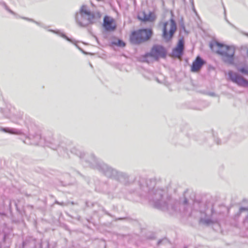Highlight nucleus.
Masks as SVG:
<instances>
[{
    "label": "nucleus",
    "mask_w": 248,
    "mask_h": 248,
    "mask_svg": "<svg viewBox=\"0 0 248 248\" xmlns=\"http://www.w3.org/2000/svg\"><path fill=\"white\" fill-rule=\"evenodd\" d=\"M176 31V25L175 22L170 19L163 24V38L167 41H170Z\"/></svg>",
    "instance_id": "obj_4"
},
{
    "label": "nucleus",
    "mask_w": 248,
    "mask_h": 248,
    "mask_svg": "<svg viewBox=\"0 0 248 248\" xmlns=\"http://www.w3.org/2000/svg\"><path fill=\"white\" fill-rule=\"evenodd\" d=\"M153 34L151 29H140L132 31L129 39L132 44H140L149 40Z\"/></svg>",
    "instance_id": "obj_3"
},
{
    "label": "nucleus",
    "mask_w": 248,
    "mask_h": 248,
    "mask_svg": "<svg viewBox=\"0 0 248 248\" xmlns=\"http://www.w3.org/2000/svg\"><path fill=\"white\" fill-rule=\"evenodd\" d=\"M228 75L231 80L239 86L248 87V80L245 79L241 76L232 71L229 72Z\"/></svg>",
    "instance_id": "obj_5"
},
{
    "label": "nucleus",
    "mask_w": 248,
    "mask_h": 248,
    "mask_svg": "<svg viewBox=\"0 0 248 248\" xmlns=\"http://www.w3.org/2000/svg\"><path fill=\"white\" fill-rule=\"evenodd\" d=\"M0 131L13 134H17V132L14 129L10 128H1Z\"/></svg>",
    "instance_id": "obj_11"
},
{
    "label": "nucleus",
    "mask_w": 248,
    "mask_h": 248,
    "mask_svg": "<svg viewBox=\"0 0 248 248\" xmlns=\"http://www.w3.org/2000/svg\"><path fill=\"white\" fill-rule=\"evenodd\" d=\"M210 47L213 52L221 56L226 60H232L235 52L233 46L215 42L210 44Z\"/></svg>",
    "instance_id": "obj_2"
},
{
    "label": "nucleus",
    "mask_w": 248,
    "mask_h": 248,
    "mask_svg": "<svg viewBox=\"0 0 248 248\" xmlns=\"http://www.w3.org/2000/svg\"><path fill=\"white\" fill-rule=\"evenodd\" d=\"M138 18L145 22H153L156 18V16L154 12H150L147 14L145 12H140L138 15Z\"/></svg>",
    "instance_id": "obj_7"
},
{
    "label": "nucleus",
    "mask_w": 248,
    "mask_h": 248,
    "mask_svg": "<svg viewBox=\"0 0 248 248\" xmlns=\"http://www.w3.org/2000/svg\"><path fill=\"white\" fill-rule=\"evenodd\" d=\"M241 73L246 74L248 75V70H246L245 68H242L239 70Z\"/></svg>",
    "instance_id": "obj_13"
},
{
    "label": "nucleus",
    "mask_w": 248,
    "mask_h": 248,
    "mask_svg": "<svg viewBox=\"0 0 248 248\" xmlns=\"http://www.w3.org/2000/svg\"><path fill=\"white\" fill-rule=\"evenodd\" d=\"M205 63V62L203 60L200 56H197L191 66V71L194 73L198 72Z\"/></svg>",
    "instance_id": "obj_8"
},
{
    "label": "nucleus",
    "mask_w": 248,
    "mask_h": 248,
    "mask_svg": "<svg viewBox=\"0 0 248 248\" xmlns=\"http://www.w3.org/2000/svg\"><path fill=\"white\" fill-rule=\"evenodd\" d=\"M113 44L121 47H124L125 46V44L121 40H118L116 42H114Z\"/></svg>",
    "instance_id": "obj_12"
},
{
    "label": "nucleus",
    "mask_w": 248,
    "mask_h": 248,
    "mask_svg": "<svg viewBox=\"0 0 248 248\" xmlns=\"http://www.w3.org/2000/svg\"><path fill=\"white\" fill-rule=\"evenodd\" d=\"M184 47V40L183 38L180 39L176 46L172 50V54L174 56L180 58L182 56Z\"/></svg>",
    "instance_id": "obj_9"
},
{
    "label": "nucleus",
    "mask_w": 248,
    "mask_h": 248,
    "mask_svg": "<svg viewBox=\"0 0 248 248\" xmlns=\"http://www.w3.org/2000/svg\"><path fill=\"white\" fill-rule=\"evenodd\" d=\"M81 15L82 17L88 20V22L92 23L94 18V16L90 12L87 10L84 7H82L80 10Z\"/></svg>",
    "instance_id": "obj_10"
},
{
    "label": "nucleus",
    "mask_w": 248,
    "mask_h": 248,
    "mask_svg": "<svg viewBox=\"0 0 248 248\" xmlns=\"http://www.w3.org/2000/svg\"><path fill=\"white\" fill-rule=\"evenodd\" d=\"M103 27L107 31H114L116 28L115 20L110 16H105L103 20Z\"/></svg>",
    "instance_id": "obj_6"
},
{
    "label": "nucleus",
    "mask_w": 248,
    "mask_h": 248,
    "mask_svg": "<svg viewBox=\"0 0 248 248\" xmlns=\"http://www.w3.org/2000/svg\"><path fill=\"white\" fill-rule=\"evenodd\" d=\"M96 0L98 1H102V0Z\"/></svg>",
    "instance_id": "obj_14"
},
{
    "label": "nucleus",
    "mask_w": 248,
    "mask_h": 248,
    "mask_svg": "<svg viewBox=\"0 0 248 248\" xmlns=\"http://www.w3.org/2000/svg\"><path fill=\"white\" fill-rule=\"evenodd\" d=\"M167 55V51L164 47L160 45H154L150 52L140 57L141 62L149 63L160 58H164Z\"/></svg>",
    "instance_id": "obj_1"
}]
</instances>
